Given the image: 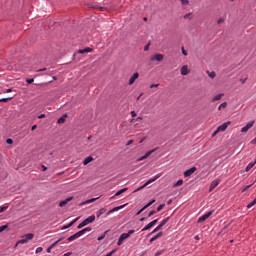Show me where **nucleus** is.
<instances>
[{
  "mask_svg": "<svg viewBox=\"0 0 256 256\" xmlns=\"http://www.w3.org/2000/svg\"><path fill=\"white\" fill-rule=\"evenodd\" d=\"M133 233H135V230H129L128 233H123L117 242L118 246L123 245V241H125V239H129L131 237V235H133Z\"/></svg>",
  "mask_w": 256,
  "mask_h": 256,
  "instance_id": "f257e3e1",
  "label": "nucleus"
},
{
  "mask_svg": "<svg viewBox=\"0 0 256 256\" xmlns=\"http://www.w3.org/2000/svg\"><path fill=\"white\" fill-rule=\"evenodd\" d=\"M159 177H161V174H156L153 178L148 179L144 185H142L140 188H138V191H141V189H145V187H147V185H151V183L157 181V179H159Z\"/></svg>",
  "mask_w": 256,
  "mask_h": 256,
  "instance_id": "f03ea898",
  "label": "nucleus"
},
{
  "mask_svg": "<svg viewBox=\"0 0 256 256\" xmlns=\"http://www.w3.org/2000/svg\"><path fill=\"white\" fill-rule=\"evenodd\" d=\"M33 237H35V235H33V233H29L25 236V238L17 241V245H23L25 243H28L29 241H31L33 239Z\"/></svg>",
  "mask_w": 256,
  "mask_h": 256,
  "instance_id": "7ed1b4c3",
  "label": "nucleus"
},
{
  "mask_svg": "<svg viewBox=\"0 0 256 256\" xmlns=\"http://www.w3.org/2000/svg\"><path fill=\"white\" fill-rule=\"evenodd\" d=\"M253 125H255V120L248 122L244 127H242L241 133H247V131H249Z\"/></svg>",
  "mask_w": 256,
  "mask_h": 256,
  "instance_id": "20e7f679",
  "label": "nucleus"
},
{
  "mask_svg": "<svg viewBox=\"0 0 256 256\" xmlns=\"http://www.w3.org/2000/svg\"><path fill=\"white\" fill-rule=\"evenodd\" d=\"M229 125H231V121L224 122L222 125L218 126V128L216 129V133H221L222 131H225L227 127H229Z\"/></svg>",
  "mask_w": 256,
  "mask_h": 256,
  "instance_id": "39448f33",
  "label": "nucleus"
},
{
  "mask_svg": "<svg viewBox=\"0 0 256 256\" xmlns=\"http://www.w3.org/2000/svg\"><path fill=\"white\" fill-rule=\"evenodd\" d=\"M156 150H157V148L146 152L142 157L138 158L137 161H143V160H145V159L151 157V155H153V153H155Z\"/></svg>",
  "mask_w": 256,
  "mask_h": 256,
  "instance_id": "423d86ee",
  "label": "nucleus"
},
{
  "mask_svg": "<svg viewBox=\"0 0 256 256\" xmlns=\"http://www.w3.org/2000/svg\"><path fill=\"white\" fill-rule=\"evenodd\" d=\"M210 215H213V211H209L206 214L202 215L199 219H198V223H203L204 221H207V219H209Z\"/></svg>",
  "mask_w": 256,
  "mask_h": 256,
  "instance_id": "0eeeda50",
  "label": "nucleus"
},
{
  "mask_svg": "<svg viewBox=\"0 0 256 256\" xmlns=\"http://www.w3.org/2000/svg\"><path fill=\"white\" fill-rule=\"evenodd\" d=\"M164 57L163 54H154L151 57V61H163Z\"/></svg>",
  "mask_w": 256,
  "mask_h": 256,
  "instance_id": "6e6552de",
  "label": "nucleus"
},
{
  "mask_svg": "<svg viewBox=\"0 0 256 256\" xmlns=\"http://www.w3.org/2000/svg\"><path fill=\"white\" fill-rule=\"evenodd\" d=\"M83 234H81L80 231L76 232L72 236L68 237V241H75V239H79V237H82Z\"/></svg>",
  "mask_w": 256,
  "mask_h": 256,
  "instance_id": "1a4fd4ad",
  "label": "nucleus"
},
{
  "mask_svg": "<svg viewBox=\"0 0 256 256\" xmlns=\"http://www.w3.org/2000/svg\"><path fill=\"white\" fill-rule=\"evenodd\" d=\"M137 79H139V73L136 72L129 79L128 85H133V83H135V81H137Z\"/></svg>",
  "mask_w": 256,
  "mask_h": 256,
  "instance_id": "9d476101",
  "label": "nucleus"
},
{
  "mask_svg": "<svg viewBox=\"0 0 256 256\" xmlns=\"http://www.w3.org/2000/svg\"><path fill=\"white\" fill-rule=\"evenodd\" d=\"M197 171L196 167H192L184 172V177H191V174Z\"/></svg>",
  "mask_w": 256,
  "mask_h": 256,
  "instance_id": "9b49d317",
  "label": "nucleus"
},
{
  "mask_svg": "<svg viewBox=\"0 0 256 256\" xmlns=\"http://www.w3.org/2000/svg\"><path fill=\"white\" fill-rule=\"evenodd\" d=\"M180 73L181 75H189V66L187 65L182 66V68L180 69Z\"/></svg>",
  "mask_w": 256,
  "mask_h": 256,
  "instance_id": "f8f14e48",
  "label": "nucleus"
},
{
  "mask_svg": "<svg viewBox=\"0 0 256 256\" xmlns=\"http://www.w3.org/2000/svg\"><path fill=\"white\" fill-rule=\"evenodd\" d=\"M94 221H95V215H91L88 218H86L85 220H83L85 225H89V223H93Z\"/></svg>",
  "mask_w": 256,
  "mask_h": 256,
  "instance_id": "ddd939ff",
  "label": "nucleus"
},
{
  "mask_svg": "<svg viewBox=\"0 0 256 256\" xmlns=\"http://www.w3.org/2000/svg\"><path fill=\"white\" fill-rule=\"evenodd\" d=\"M69 201H73V197H68L59 203V207H65Z\"/></svg>",
  "mask_w": 256,
  "mask_h": 256,
  "instance_id": "4468645a",
  "label": "nucleus"
},
{
  "mask_svg": "<svg viewBox=\"0 0 256 256\" xmlns=\"http://www.w3.org/2000/svg\"><path fill=\"white\" fill-rule=\"evenodd\" d=\"M92 51H93V48L87 47V48H85V49H80V50H78V53H79L80 55H83V53H91Z\"/></svg>",
  "mask_w": 256,
  "mask_h": 256,
  "instance_id": "2eb2a0df",
  "label": "nucleus"
},
{
  "mask_svg": "<svg viewBox=\"0 0 256 256\" xmlns=\"http://www.w3.org/2000/svg\"><path fill=\"white\" fill-rule=\"evenodd\" d=\"M77 221H79V218H76L73 221H71L68 225L63 226L62 229H69V227H73V225H75Z\"/></svg>",
  "mask_w": 256,
  "mask_h": 256,
  "instance_id": "dca6fc26",
  "label": "nucleus"
},
{
  "mask_svg": "<svg viewBox=\"0 0 256 256\" xmlns=\"http://www.w3.org/2000/svg\"><path fill=\"white\" fill-rule=\"evenodd\" d=\"M160 237H163V232H159L158 234H156L155 236H153L150 239V243H153V241H157V239H159Z\"/></svg>",
  "mask_w": 256,
  "mask_h": 256,
  "instance_id": "f3484780",
  "label": "nucleus"
},
{
  "mask_svg": "<svg viewBox=\"0 0 256 256\" xmlns=\"http://www.w3.org/2000/svg\"><path fill=\"white\" fill-rule=\"evenodd\" d=\"M97 199H99V197L91 198L89 200H86V201L82 202L80 205H89V203H95V201H97Z\"/></svg>",
  "mask_w": 256,
  "mask_h": 256,
  "instance_id": "a211bd4d",
  "label": "nucleus"
},
{
  "mask_svg": "<svg viewBox=\"0 0 256 256\" xmlns=\"http://www.w3.org/2000/svg\"><path fill=\"white\" fill-rule=\"evenodd\" d=\"M167 223H169V217L163 219L160 224L158 225L161 229H163V227H165V225H167Z\"/></svg>",
  "mask_w": 256,
  "mask_h": 256,
  "instance_id": "6ab92c4d",
  "label": "nucleus"
},
{
  "mask_svg": "<svg viewBox=\"0 0 256 256\" xmlns=\"http://www.w3.org/2000/svg\"><path fill=\"white\" fill-rule=\"evenodd\" d=\"M255 165H256V162H250V163L246 166L245 171H247V172L251 171V169H253V167H255Z\"/></svg>",
  "mask_w": 256,
  "mask_h": 256,
  "instance_id": "aec40b11",
  "label": "nucleus"
},
{
  "mask_svg": "<svg viewBox=\"0 0 256 256\" xmlns=\"http://www.w3.org/2000/svg\"><path fill=\"white\" fill-rule=\"evenodd\" d=\"M104 213H107V209L106 208H101L97 213H96V217H101V215H103Z\"/></svg>",
  "mask_w": 256,
  "mask_h": 256,
  "instance_id": "412c9836",
  "label": "nucleus"
},
{
  "mask_svg": "<svg viewBox=\"0 0 256 256\" xmlns=\"http://www.w3.org/2000/svg\"><path fill=\"white\" fill-rule=\"evenodd\" d=\"M91 161H93V157L92 156H88L84 159L83 164L84 165H89V163H91Z\"/></svg>",
  "mask_w": 256,
  "mask_h": 256,
  "instance_id": "4be33fe9",
  "label": "nucleus"
},
{
  "mask_svg": "<svg viewBox=\"0 0 256 256\" xmlns=\"http://www.w3.org/2000/svg\"><path fill=\"white\" fill-rule=\"evenodd\" d=\"M219 185V181L214 180L211 185H210V191H213V189H215V187H217Z\"/></svg>",
  "mask_w": 256,
  "mask_h": 256,
  "instance_id": "5701e85b",
  "label": "nucleus"
},
{
  "mask_svg": "<svg viewBox=\"0 0 256 256\" xmlns=\"http://www.w3.org/2000/svg\"><path fill=\"white\" fill-rule=\"evenodd\" d=\"M89 231H92L91 227H86L82 230H80L81 235H85L86 233H89Z\"/></svg>",
  "mask_w": 256,
  "mask_h": 256,
  "instance_id": "b1692460",
  "label": "nucleus"
},
{
  "mask_svg": "<svg viewBox=\"0 0 256 256\" xmlns=\"http://www.w3.org/2000/svg\"><path fill=\"white\" fill-rule=\"evenodd\" d=\"M125 191H127V188H123V189L119 190L118 192L115 193L114 197H119V195H123V193H125Z\"/></svg>",
  "mask_w": 256,
  "mask_h": 256,
  "instance_id": "393cba45",
  "label": "nucleus"
},
{
  "mask_svg": "<svg viewBox=\"0 0 256 256\" xmlns=\"http://www.w3.org/2000/svg\"><path fill=\"white\" fill-rule=\"evenodd\" d=\"M107 233H109V230H106L102 235L98 237V241H103L105 237L107 236Z\"/></svg>",
  "mask_w": 256,
  "mask_h": 256,
  "instance_id": "a878e982",
  "label": "nucleus"
},
{
  "mask_svg": "<svg viewBox=\"0 0 256 256\" xmlns=\"http://www.w3.org/2000/svg\"><path fill=\"white\" fill-rule=\"evenodd\" d=\"M63 237L58 239L57 241H55L54 243H52L50 246L52 247V249L56 246V245H59V243H61V241H63Z\"/></svg>",
  "mask_w": 256,
  "mask_h": 256,
  "instance_id": "bb28decb",
  "label": "nucleus"
},
{
  "mask_svg": "<svg viewBox=\"0 0 256 256\" xmlns=\"http://www.w3.org/2000/svg\"><path fill=\"white\" fill-rule=\"evenodd\" d=\"M222 97H223V94H218V95H216V96L213 97L212 101H213V102L219 101Z\"/></svg>",
  "mask_w": 256,
  "mask_h": 256,
  "instance_id": "cd10ccee",
  "label": "nucleus"
},
{
  "mask_svg": "<svg viewBox=\"0 0 256 256\" xmlns=\"http://www.w3.org/2000/svg\"><path fill=\"white\" fill-rule=\"evenodd\" d=\"M151 227H153V224L150 222V223H148V224L142 229V231H149V229H151Z\"/></svg>",
  "mask_w": 256,
  "mask_h": 256,
  "instance_id": "c85d7f7f",
  "label": "nucleus"
},
{
  "mask_svg": "<svg viewBox=\"0 0 256 256\" xmlns=\"http://www.w3.org/2000/svg\"><path fill=\"white\" fill-rule=\"evenodd\" d=\"M11 99H13V96L8 97V98H1L0 103H7V101H11Z\"/></svg>",
  "mask_w": 256,
  "mask_h": 256,
  "instance_id": "c756f323",
  "label": "nucleus"
},
{
  "mask_svg": "<svg viewBox=\"0 0 256 256\" xmlns=\"http://www.w3.org/2000/svg\"><path fill=\"white\" fill-rule=\"evenodd\" d=\"M227 107V102H223L219 105L218 111H221V109H225Z\"/></svg>",
  "mask_w": 256,
  "mask_h": 256,
  "instance_id": "7c9ffc66",
  "label": "nucleus"
},
{
  "mask_svg": "<svg viewBox=\"0 0 256 256\" xmlns=\"http://www.w3.org/2000/svg\"><path fill=\"white\" fill-rule=\"evenodd\" d=\"M155 203V199L151 200L150 202H148L143 208L144 210L147 209L148 207H151V205Z\"/></svg>",
  "mask_w": 256,
  "mask_h": 256,
  "instance_id": "2f4dec72",
  "label": "nucleus"
},
{
  "mask_svg": "<svg viewBox=\"0 0 256 256\" xmlns=\"http://www.w3.org/2000/svg\"><path fill=\"white\" fill-rule=\"evenodd\" d=\"M124 207H125V205L117 206V207L112 208V211L115 213V211H119V210L123 209Z\"/></svg>",
  "mask_w": 256,
  "mask_h": 256,
  "instance_id": "473e14b6",
  "label": "nucleus"
},
{
  "mask_svg": "<svg viewBox=\"0 0 256 256\" xmlns=\"http://www.w3.org/2000/svg\"><path fill=\"white\" fill-rule=\"evenodd\" d=\"M251 187H253V184L247 185L242 189V193H245V191H248L249 189H251Z\"/></svg>",
  "mask_w": 256,
  "mask_h": 256,
  "instance_id": "72a5a7b5",
  "label": "nucleus"
},
{
  "mask_svg": "<svg viewBox=\"0 0 256 256\" xmlns=\"http://www.w3.org/2000/svg\"><path fill=\"white\" fill-rule=\"evenodd\" d=\"M180 185H183V180H182V179L178 180V181L174 184V187H180Z\"/></svg>",
  "mask_w": 256,
  "mask_h": 256,
  "instance_id": "f704fd0d",
  "label": "nucleus"
},
{
  "mask_svg": "<svg viewBox=\"0 0 256 256\" xmlns=\"http://www.w3.org/2000/svg\"><path fill=\"white\" fill-rule=\"evenodd\" d=\"M208 77H210V79H215V77H216V74H215V72H208Z\"/></svg>",
  "mask_w": 256,
  "mask_h": 256,
  "instance_id": "c9c22d12",
  "label": "nucleus"
},
{
  "mask_svg": "<svg viewBox=\"0 0 256 256\" xmlns=\"http://www.w3.org/2000/svg\"><path fill=\"white\" fill-rule=\"evenodd\" d=\"M87 224H85L84 221H82L78 226H77V229H83V227H86Z\"/></svg>",
  "mask_w": 256,
  "mask_h": 256,
  "instance_id": "e433bc0d",
  "label": "nucleus"
},
{
  "mask_svg": "<svg viewBox=\"0 0 256 256\" xmlns=\"http://www.w3.org/2000/svg\"><path fill=\"white\" fill-rule=\"evenodd\" d=\"M254 205H256V202L253 200L247 205V209H251V207H253Z\"/></svg>",
  "mask_w": 256,
  "mask_h": 256,
  "instance_id": "4c0bfd02",
  "label": "nucleus"
},
{
  "mask_svg": "<svg viewBox=\"0 0 256 256\" xmlns=\"http://www.w3.org/2000/svg\"><path fill=\"white\" fill-rule=\"evenodd\" d=\"M7 209H9V206H1L0 213H3V211H7Z\"/></svg>",
  "mask_w": 256,
  "mask_h": 256,
  "instance_id": "58836bf2",
  "label": "nucleus"
},
{
  "mask_svg": "<svg viewBox=\"0 0 256 256\" xmlns=\"http://www.w3.org/2000/svg\"><path fill=\"white\" fill-rule=\"evenodd\" d=\"M7 227H9V226L8 225L0 226V233H3V231H5V229H7Z\"/></svg>",
  "mask_w": 256,
  "mask_h": 256,
  "instance_id": "ea45409f",
  "label": "nucleus"
},
{
  "mask_svg": "<svg viewBox=\"0 0 256 256\" xmlns=\"http://www.w3.org/2000/svg\"><path fill=\"white\" fill-rule=\"evenodd\" d=\"M35 79L33 78H28L26 79V83H28V85H31V83H34Z\"/></svg>",
  "mask_w": 256,
  "mask_h": 256,
  "instance_id": "a19ab883",
  "label": "nucleus"
},
{
  "mask_svg": "<svg viewBox=\"0 0 256 256\" xmlns=\"http://www.w3.org/2000/svg\"><path fill=\"white\" fill-rule=\"evenodd\" d=\"M165 207V204H160L158 207H157V211H161L163 210V208Z\"/></svg>",
  "mask_w": 256,
  "mask_h": 256,
  "instance_id": "79ce46f5",
  "label": "nucleus"
},
{
  "mask_svg": "<svg viewBox=\"0 0 256 256\" xmlns=\"http://www.w3.org/2000/svg\"><path fill=\"white\" fill-rule=\"evenodd\" d=\"M57 122H58L59 124L65 123V118H64V117H60Z\"/></svg>",
  "mask_w": 256,
  "mask_h": 256,
  "instance_id": "37998d69",
  "label": "nucleus"
},
{
  "mask_svg": "<svg viewBox=\"0 0 256 256\" xmlns=\"http://www.w3.org/2000/svg\"><path fill=\"white\" fill-rule=\"evenodd\" d=\"M160 226L158 225L152 232L151 234L153 235V233H157V231H160Z\"/></svg>",
  "mask_w": 256,
  "mask_h": 256,
  "instance_id": "c03bdc74",
  "label": "nucleus"
},
{
  "mask_svg": "<svg viewBox=\"0 0 256 256\" xmlns=\"http://www.w3.org/2000/svg\"><path fill=\"white\" fill-rule=\"evenodd\" d=\"M6 143H7L8 145H13V139L8 138V139L6 140Z\"/></svg>",
  "mask_w": 256,
  "mask_h": 256,
  "instance_id": "a18cd8bd",
  "label": "nucleus"
},
{
  "mask_svg": "<svg viewBox=\"0 0 256 256\" xmlns=\"http://www.w3.org/2000/svg\"><path fill=\"white\" fill-rule=\"evenodd\" d=\"M159 222L158 219L153 220L152 222H150L152 224V227H155V225H157V223Z\"/></svg>",
  "mask_w": 256,
  "mask_h": 256,
  "instance_id": "49530a36",
  "label": "nucleus"
},
{
  "mask_svg": "<svg viewBox=\"0 0 256 256\" xmlns=\"http://www.w3.org/2000/svg\"><path fill=\"white\" fill-rule=\"evenodd\" d=\"M12 92H13V88H8L3 91V93H12Z\"/></svg>",
  "mask_w": 256,
  "mask_h": 256,
  "instance_id": "de8ad7c7",
  "label": "nucleus"
},
{
  "mask_svg": "<svg viewBox=\"0 0 256 256\" xmlns=\"http://www.w3.org/2000/svg\"><path fill=\"white\" fill-rule=\"evenodd\" d=\"M224 22H225V19H223V18H220L217 21L218 25H221V23H224Z\"/></svg>",
  "mask_w": 256,
  "mask_h": 256,
  "instance_id": "09e8293b",
  "label": "nucleus"
},
{
  "mask_svg": "<svg viewBox=\"0 0 256 256\" xmlns=\"http://www.w3.org/2000/svg\"><path fill=\"white\" fill-rule=\"evenodd\" d=\"M143 211H145V208H144V207H142V208L136 213V215H141V213H143Z\"/></svg>",
  "mask_w": 256,
  "mask_h": 256,
  "instance_id": "8fccbe9b",
  "label": "nucleus"
},
{
  "mask_svg": "<svg viewBox=\"0 0 256 256\" xmlns=\"http://www.w3.org/2000/svg\"><path fill=\"white\" fill-rule=\"evenodd\" d=\"M41 251H43V247L36 248V253H41Z\"/></svg>",
  "mask_w": 256,
  "mask_h": 256,
  "instance_id": "3c124183",
  "label": "nucleus"
},
{
  "mask_svg": "<svg viewBox=\"0 0 256 256\" xmlns=\"http://www.w3.org/2000/svg\"><path fill=\"white\" fill-rule=\"evenodd\" d=\"M182 54H183L185 57H187V52H186V50H185V47H182Z\"/></svg>",
  "mask_w": 256,
  "mask_h": 256,
  "instance_id": "603ef678",
  "label": "nucleus"
},
{
  "mask_svg": "<svg viewBox=\"0 0 256 256\" xmlns=\"http://www.w3.org/2000/svg\"><path fill=\"white\" fill-rule=\"evenodd\" d=\"M153 215H155V211L154 210L149 212L148 217H153Z\"/></svg>",
  "mask_w": 256,
  "mask_h": 256,
  "instance_id": "864d4df0",
  "label": "nucleus"
},
{
  "mask_svg": "<svg viewBox=\"0 0 256 256\" xmlns=\"http://www.w3.org/2000/svg\"><path fill=\"white\" fill-rule=\"evenodd\" d=\"M182 5H187L189 3V0H181Z\"/></svg>",
  "mask_w": 256,
  "mask_h": 256,
  "instance_id": "5fc2aeb1",
  "label": "nucleus"
},
{
  "mask_svg": "<svg viewBox=\"0 0 256 256\" xmlns=\"http://www.w3.org/2000/svg\"><path fill=\"white\" fill-rule=\"evenodd\" d=\"M163 254V251H157L154 256H159V255H162Z\"/></svg>",
  "mask_w": 256,
  "mask_h": 256,
  "instance_id": "6e6d98bb",
  "label": "nucleus"
},
{
  "mask_svg": "<svg viewBox=\"0 0 256 256\" xmlns=\"http://www.w3.org/2000/svg\"><path fill=\"white\" fill-rule=\"evenodd\" d=\"M131 116L132 117H137V113L133 110V111H131Z\"/></svg>",
  "mask_w": 256,
  "mask_h": 256,
  "instance_id": "4d7b16f0",
  "label": "nucleus"
},
{
  "mask_svg": "<svg viewBox=\"0 0 256 256\" xmlns=\"http://www.w3.org/2000/svg\"><path fill=\"white\" fill-rule=\"evenodd\" d=\"M154 87H159V84H152V85H150V89H153Z\"/></svg>",
  "mask_w": 256,
  "mask_h": 256,
  "instance_id": "13d9d810",
  "label": "nucleus"
},
{
  "mask_svg": "<svg viewBox=\"0 0 256 256\" xmlns=\"http://www.w3.org/2000/svg\"><path fill=\"white\" fill-rule=\"evenodd\" d=\"M38 119H45V114H40V115L38 116Z\"/></svg>",
  "mask_w": 256,
  "mask_h": 256,
  "instance_id": "bf43d9fd",
  "label": "nucleus"
},
{
  "mask_svg": "<svg viewBox=\"0 0 256 256\" xmlns=\"http://www.w3.org/2000/svg\"><path fill=\"white\" fill-rule=\"evenodd\" d=\"M51 249H53V247L49 246V247L46 249L47 253H51Z\"/></svg>",
  "mask_w": 256,
  "mask_h": 256,
  "instance_id": "052dcab7",
  "label": "nucleus"
},
{
  "mask_svg": "<svg viewBox=\"0 0 256 256\" xmlns=\"http://www.w3.org/2000/svg\"><path fill=\"white\" fill-rule=\"evenodd\" d=\"M149 45H150V44H147V45L144 47V51H149Z\"/></svg>",
  "mask_w": 256,
  "mask_h": 256,
  "instance_id": "680f3d73",
  "label": "nucleus"
},
{
  "mask_svg": "<svg viewBox=\"0 0 256 256\" xmlns=\"http://www.w3.org/2000/svg\"><path fill=\"white\" fill-rule=\"evenodd\" d=\"M191 16V13H188L184 16V19H189V17Z\"/></svg>",
  "mask_w": 256,
  "mask_h": 256,
  "instance_id": "e2e57ef3",
  "label": "nucleus"
},
{
  "mask_svg": "<svg viewBox=\"0 0 256 256\" xmlns=\"http://www.w3.org/2000/svg\"><path fill=\"white\" fill-rule=\"evenodd\" d=\"M35 129H37V125H33V126L31 127V131H35Z\"/></svg>",
  "mask_w": 256,
  "mask_h": 256,
  "instance_id": "0e129e2a",
  "label": "nucleus"
},
{
  "mask_svg": "<svg viewBox=\"0 0 256 256\" xmlns=\"http://www.w3.org/2000/svg\"><path fill=\"white\" fill-rule=\"evenodd\" d=\"M133 143V140H129L126 145H131Z\"/></svg>",
  "mask_w": 256,
  "mask_h": 256,
  "instance_id": "69168bd1",
  "label": "nucleus"
},
{
  "mask_svg": "<svg viewBox=\"0 0 256 256\" xmlns=\"http://www.w3.org/2000/svg\"><path fill=\"white\" fill-rule=\"evenodd\" d=\"M42 169H43V171H47V166L42 165Z\"/></svg>",
  "mask_w": 256,
  "mask_h": 256,
  "instance_id": "338daca9",
  "label": "nucleus"
},
{
  "mask_svg": "<svg viewBox=\"0 0 256 256\" xmlns=\"http://www.w3.org/2000/svg\"><path fill=\"white\" fill-rule=\"evenodd\" d=\"M71 255V252H67L64 254V256H70Z\"/></svg>",
  "mask_w": 256,
  "mask_h": 256,
  "instance_id": "774afa93",
  "label": "nucleus"
}]
</instances>
